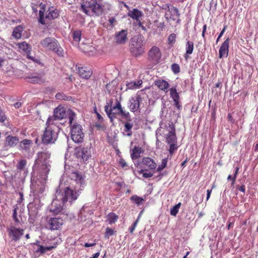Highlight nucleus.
<instances>
[{
  "label": "nucleus",
  "instance_id": "nucleus-24",
  "mask_svg": "<svg viewBox=\"0 0 258 258\" xmlns=\"http://www.w3.org/2000/svg\"><path fill=\"white\" fill-rule=\"evenodd\" d=\"M166 7L168 8V11L170 13V19L175 21L176 20V18L175 17V16L177 17L180 16V13H179L178 10L177 8L170 6H167Z\"/></svg>",
  "mask_w": 258,
  "mask_h": 258
},
{
  "label": "nucleus",
  "instance_id": "nucleus-8",
  "mask_svg": "<svg viewBox=\"0 0 258 258\" xmlns=\"http://www.w3.org/2000/svg\"><path fill=\"white\" fill-rule=\"evenodd\" d=\"M113 101L110 100L109 103H107L104 107L105 111L110 119L111 122H113L114 119L116 118L117 116H121L123 113L120 112V110L115 108V107L112 106Z\"/></svg>",
  "mask_w": 258,
  "mask_h": 258
},
{
  "label": "nucleus",
  "instance_id": "nucleus-14",
  "mask_svg": "<svg viewBox=\"0 0 258 258\" xmlns=\"http://www.w3.org/2000/svg\"><path fill=\"white\" fill-rule=\"evenodd\" d=\"M9 234L12 236V240L17 241L19 240L23 234L24 230L23 229L17 228L14 226H11L9 229Z\"/></svg>",
  "mask_w": 258,
  "mask_h": 258
},
{
  "label": "nucleus",
  "instance_id": "nucleus-62",
  "mask_svg": "<svg viewBox=\"0 0 258 258\" xmlns=\"http://www.w3.org/2000/svg\"><path fill=\"white\" fill-rule=\"evenodd\" d=\"M108 21L110 25L113 26L114 22L115 21V19L114 17H112L109 19Z\"/></svg>",
  "mask_w": 258,
  "mask_h": 258
},
{
  "label": "nucleus",
  "instance_id": "nucleus-36",
  "mask_svg": "<svg viewBox=\"0 0 258 258\" xmlns=\"http://www.w3.org/2000/svg\"><path fill=\"white\" fill-rule=\"evenodd\" d=\"M26 79H29L28 81L31 83H39L41 82V78L38 76L27 77Z\"/></svg>",
  "mask_w": 258,
  "mask_h": 258
},
{
  "label": "nucleus",
  "instance_id": "nucleus-50",
  "mask_svg": "<svg viewBox=\"0 0 258 258\" xmlns=\"http://www.w3.org/2000/svg\"><path fill=\"white\" fill-rule=\"evenodd\" d=\"M13 218L16 223H19L20 221L17 217V209L15 208L13 210Z\"/></svg>",
  "mask_w": 258,
  "mask_h": 258
},
{
  "label": "nucleus",
  "instance_id": "nucleus-32",
  "mask_svg": "<svg viewBox=\"0 0 258 258\" xmlns=\"http://www.w3.org/2000/svg\"><path fill=\"white\" fill-rule=\"evenodd\" d=\"M82 32L80 30H77L72 32V37L75 41L79 42L80 41Z\"/></svg>",
  "mask_w": 258,
  "mask_h": 258
},
{
  "label": "nucleus",
  "instance_id": "nucleus-64",
  "mask_svg": "<svg viewBox=\"0 0 258 258\" xmlns=\"http://www.w3.org/2000/svg\"><path fill=\"white\" fill-rule=\"evenodd\" d=\"M226 27H227V26H224L223 30L221 31V32H220V33L219 35V38H220L222 36V35H223V34L226 29Z\"/></svg>",
  "mask_w": 258,
  "mask_h": 258
},
{
  "label": "nucleus",
  "instance_id": "nucleus-40",
  "mask_svg": "<svg viewBox=\"0 0 258 258\" xmlns=\"http://www.w3.org/2000/svg\"><path fill=\"white\" fill-rule=\"evenodd\" d=\"M168 144L170 145L169 152L170 154L172 155L178 148L177 143H172Z\"/></svg>",
  "mask_w": 258,
  "mask_h": 258
},
{
  "label": "nucleus",
  "instance_id": "nucleus-59",
  "mask_svg": "<svg viewBox=\"0 0 258 258\" xmlns=\"http://www.w3.org/2000/svg\"><path fill=\"white\" fill-rule=\"evenodd\" d=\"M207 30V25H204L203 28V31H202V37L205 40V32Z\"/></svg>",
  "mask_w": 258,
  "mask_h": 258
},
{
  "label": "nucleus",
  "instance_id": "nucleus-22",
  "mask_svg": "<svg viewBox=\"0 0 258 258\" xmlns=\"http://www.w3.org/2000/svg\"><path fill=\"white\" fill-rule=\"evenodd\" d=\"M155 85L160 89L165 92H167L168 88L169 87V84L165 80H158L155 82Z\"/></svg>",
  "mask_w": 258,
  "mask_h": 258
},
{
  "label": "nucleus",
  "instance_id": "nucleus-18",
  "mask_svg": "<svg viewBox=\"0 0 258 258\" xmlns=\"http://www.w3.org/2000/svg\"><path fill=\"white\" fill-rule=\"evenodd\" d=\"M19 142V140L17 137L8 136L6 139L5 147H13L16 146Z\"/></svg>",
  "mask_w": 258,
  "mask_h": 258
},
{
  "label": "nucleus",
  "instance_id": "nucleus-63",
  "mask_svg": "<svg viewBox=\"0 0 258 258\" xmlns=\"http://www.w3.org/2000/svg\"><path fill=\"white\" fill-rule=\"evenodd\" d=\"M19 195L20 196L19 200L18 201L19 203H20L22 202V201L24 200L23 199V194L21 192H19Z\"/></svg>",
  "mask_w": 258,
  "mask_h": 258
},
{
  "label": "nucleus",
  "instance_id": "nucleus-48",
  "mask_svg": "<svg viewBox=\"0 0 258 258\" xmlns=\"http://www.w3.org/2000/svg\"><path fill=\"white\" fill-rule=\"evenodd\" d=\"M55 97L57 99H60V100H68V97L64 95L62 93H57L55 95Z\"/></svg>",
  "mask_w": 258,
  "mask_h": 258
},
{
  "label": "nucleus",
  "instance_id": "nucleus-17",
  "mask_svg": "<svg viewBox=\"0 0 258 258\" xmlns=\"http://www.w3.org/2000/svg\"><path fill=\"white\" fill-rule=\"evenodd\" d=\"M229 41V38H227L222 44L219 49V57L220 58L224 56H227L228 53Z\"/></svg>",
  "mask_w": 258,
  "mask_h": 258
},
{
  "label": "nucleus",
  "instance_id": "nucleus-56",
  "mask_svg": "<svg viewBox=\"0 0 258 258\" xmlns=\"http://www.w3.org/2000/svg\"><path fill=\"white\" fill-rule=\"evenodd\" d=\"M173 101L174 102V104H175V107L177 109H180V108L181 107V106L179 104V100H174Z\"/></svg>",
  "mask_w": 258,
  "mask_h": 258
},
{
  "label": "nucleus",
  "instance_id": "nucleus-54",
  "mask_svg": "<svg viewBox=\"0 0 258 258\" xmlns=\"http://www.w3.org/2000/svg\"><path fill=\"white\" fill-rule=\"evenodd\" d=\"M119 164L122 168L127 166V164L123 159H120Z\"/></svg>",
  "mask_w": 258,
  "mask_h": 258
},
{
  "label": "nucleus",
  "instance_id": "nucleus-33",
  "mask_svg": "<svg viewBox=\"0 0 258 258\" xmlns=\"http://www.w3.org/2000/svg\"><path fill=\"white\" fill-rule=\"evenodd\" d=\"M107 217L110 224L115 223L118 218V216L114 213H110Z\"/></svg>",
  "mask_w": 258,
  "mask_h": 258
},
{
  "label": "nucleus",
  "instance_id": "nucleus-9",
  "mask_svg": "<svg viewBox=\"0 0 258 258\" xmlns=\"http://www.w3.org/2000/svg\"><path fill=\"white\" fill-rule=\"evenodd\" d=\"M161 57V52L157 46H153L148 52V60L154 64L159 63Z\"/></svg>",
  "mask_w": 258,
  "mask_h": 258
},
{
  "label": "nucleus",
  "instance_id": "nucleus-61",
  "mask_svg": "<svg viewBox=\"0 0 258 258\" xmlns=\"http://www.w3.org/2000/svg\"><path fill=\"white\" fill-rule=\"evenodd\" d=\"M95 245H96L95 243H89L86 242V243H85L84 246L86 247H88L93 246H94Z\"/></svg>",
  "mask_w": 258,
  "mask_h": 258
},
{
  "label": "nucleus",
  "instance_id": "nucleus-60",
  "mask_svg": "<svg viewBox=\"0 0 258 258\" xmlns=\"http://www.w3.org/2000/svg\"><path fill=\"white\" fill-rule=\"evenodd\" d=\"M55 247H56L55 246L44 247L45 252L47 251H50V250L55 248Z\"/></svg>",
  "mask_w": 258,
  "mask_h": 258
},
{
  "label": "nucleus",
  "instance_id": "nucleus-43",
  "mask_svg": "<svg viewBox=\"0 0 258 258\" xmlns=\"http://www.w3.org/2000/svg\"><path fill=\"white\" fill-rule=\"evenodd\" d=\"M171 70L174 74H177L180 72L179 66L177 63H173L171 66Z\"/></svg>",
  "mask_w": 258,
  "mask_h": 258
},
{
  "label": "nucleus",
  "instance_id": "nucleus-20",
  "mask_svg": "<svg viewBox=\"0 0 258 258\" xmlns=\"http://www.w3.org/2000/svg\"><path fill=\"white\" fill-rule=\"evenodd\" d=\"M78 69L79 76L83 79H88L92 74V72L87 68L78 67Z\"/></svg>",
  "mask_w": 258,
  "mask_h": 258
},
{
  "label": "nucleus",
  "instance_id": "nucleus-42",
  "mask_svg": "<svg viewBox=\"0 0 258 258\" xmlns=\"http://www.w3.org/2000/svg\"><path fill=\"white\" fill-rule=\"evenodd\" d=\"M26 165V160H21L20 162L18 163L17 167V168L20 170H23L24 169Z\"/></svg>",
  "mask_w": 258,
  "mask_h": 258
},
{
  "label": "nucleus",
  "instance_id": "nucleus-23",
  "mask_svg": "<svg viewBox=\"0 0 258 258\" xmlns=\"http://www.w3.org/2000/svg\"><path fill=\"white\" fill-rule=\"evenodd\" d=\"M59 16L58 11L56 9H53V8H49L45 16V19L48 20L54 19Z\"/></svg>",
  "mask_w": 258,
  "mask_h": 258
},
{
  "label": "nucleus",
  "instance_id": "nucleus-47",
  "mask_svg": "<svg viewBox=\"0 0 258 258\" xmlns=\"http://www.w3.org/2000/svg\"><path fill=\"white\" fill-rule=\"evenodd\" d=\"M113 106L115 107V108L120 110V113H122L124 111L121 107V103L117 99L116 100L115 104Z\"/></svg>",
  "mask_w": 258,
  "mask_h": 258
},
{
  "label": "nucleus",
  "instance_id": "nucleus-53",
  "mask_svg": "<svg viewBox=\"0 0 258 258\" xmlns=\"http://www.w3.org/2000/svg\"><path fill=\"white\" fill-rule=\"evenodd\" d=\"M26 54H27V57L28 58H29V59H31L32 60H33V61L34 62H36L37 61V59L35 58V57L33 56H31L30 53H31V52H27L26 53Z\"/></svg>",
  "mask_w": 258,
  "mask_h": 258
},
{
  "label": "nucleus",
  "instance_id": "nucleus-51",
  "mask_svg": "<svg viewBox=\"0 0 258 258\" xmlns=\"http://www.w3.org/2000/svg\"><path fill=\"white\" fill-rule=\"evenodd\" d=\"M127 86L129 89H134L139 87V85L137 84L136 82H132L130 84H128Z\"/></svg>",
  "mask_w": 258,
  "mask_h": 258
},
{
  "label": "nucleus",
  "instance_id": "nucleus-3",
  "mask_svg": "<svg viewBox=\"0 0 258 258\" xmlns=\"http://www.w3.org/2000/svg\"><path fill=\"white\" fill-rule=\"evenodd\" d=\"M37 158L35 160L33 168L38 169L44 179L47 177L49 171V164L48 159L50 157V153L48 152H40L37 153Z\"/></svg>",
  "mask_w": 258,
  "mask_h": 258
},
{
  "label": "nucleus",
  "instance_id": "nucleus-15",
  "mask_svg": "<svg viewBox=\"0 0 258 258\" xmlns=\"http://www.w3.org/2000/svg\"><path fill=\"white\" fill-rule=\"evenodd\" d=\"M57 42L54 38L47 37L41 40L40 43L42 47L50 50L52 48L56 46Z\"/></svg>",
  "mask_w": 258,
  "mask_h": 258
},
{
  "label": "nucleus",
  "instance_id": "nucleus-57",
  "mask_svg": "<svg viewBox=\"0 0 258 258\" xmlns=\"http://www.w3.org/2000/svg\"><path fill=\"white\" fill-rule=\"evenodd\" d=\"M153 175V173L151 172L144 173L143 174V176L145 178H149L152 177Z\"/></svg>",
  "mask_w": 258,
  "mask_h": 258
},
{
  "label": "nucleus",
  "instance_id": "nucleus-2",
  "mask_svg": "<svg viewBox=\"0 0 258 258\" xmlns=\"http://www.w3.org/2000/svg\"><path fill=\"white\" fill-rule=\"evenodd\" d=\"M104 8L102 0H84L81 5L83 11L86 15L92 17L101 16Z\"/></svg>",
  "mask_w": 258,
  "mask_h": 258
},
{
  "label": "nucleus",
  "instance_id": "nucleus-45",
  "mask_svg": "<svg viewBox=\"0 0 258 258\" xmlns=\"http://www.w3.org/2000/svg\"><path fill=\"white\" fill-rule=\"evenodd\" d=\"M167 159H163L162 160L161 164L160 165H159L158 166V167L157 168V171H160L162 169H163L166 167V164H167Z\"/></svg>",
  "mask_w": 258,
  "mask_h": 258
},
{
  "label": "nucleus",
  "instance_id": "nucleus-1",
  "mask_svg": "<svg viewBox=\"0 0 258 258\" xmlns=\"http://www.w3.org/2000/svg\"><path fill=\"white\" fill-rule=\"evenodd\" d=\"M77 190V188L75 190H73L70 187L61 188L60 186H59L56 189L55 199L52 202L50 208V212L58 214L63 210L66 202L68 201L72 203L77 200L79 191V190L78 191Z\"/></svg>",
  "mask_w": 258,
  "mask_h": 258
},
{
  "label": "nucleus",
  "instance_id": "nucleus-16",
  "mask_svg": "<svg viewBox=\"0 0 258 258\" xmlns=\"http://www.w3.org/2000/svg\"><path fill=\"white\" fill-rule=\"evenodd\" d=\"M141 100L140 95H137L136 96L132 97L130 100L128 107L131 111L135 112L138 110L140 107V102Z\"/></svg>",
  "mask_w": 258,
  "mask_h": 258
},
{
  "label": "nucleus",
  "instance_id": "nucleus-30",
  "mask_svg": "<svg viewBox=\"0 0 258 258\" xmlns=\"http://www.w3.org/2000/svg\"><path fill=\"white\" fill-rule=\"evenodd\" d=\"M19 48L25 53L30 52L31 51V46L26 42L19 43Z\"/></svg>",
  "mask_w": 258,
  "mask_h": 258
},
{
  "label": "nucleus",
  "instance_id": "nucleus-19",
  "mask_svg": "<svg viewBox=\"0 0 258 258\" xmlns=\"http://www.w3.org/2000/svg\"><path fill=\"white\" fill-rule=\"evenodd\" d=\"M127 30H121L116 35V42L119 44H124L127 40Z\"/></svg>",
  "mask_w": 258,
  "mask_h": 258
},
{
  "label": "nucleus",
  "instance_id": "nucleus-46",
  "mask_svg": "<svg viewBox=\"0 0 258 258\" xmlns=\"http://www.w3.org/2000/svg\"><path fill=\"white\" fill-rule=\"evenodd\" d=\"M176 35L174 33L171 34L168 38L169 44H173L175 42Z\"/></svg>",
  "mask_w": 258,
  "mask_h": 258
},
{
  "label": "nucleus",
  "instance_id": "nucleus-31",
  "mask_svg": "<svg viewBox=\"0 0 258 258\" xmlns=\"http://www.w3.org/2000/svg\"><path fill=\"white\" fill-rule=\"evenodd\" d=\"M31 141L29 140H24L20 142V147L23 150H28L30 148Z\"/></svg>",
  "mask_w": 258,
  "mask_h": 258
},
{
  "label": "nucleus",
  "instance_id": "nucleus-13",
  "mask_svg": "<svg viewBox=\"0 0 258 258\" xmlns=\"http://www.w3.org/2000/svg\"><path fill=\"white\" fill-rule=\"evenodd\" d=\"M63 224V220L60 218H50L48 221V226L51 230H58Z\"/></svg>",
  "mask_w": 258,
  "mask_h": 258
},
{
  "label": "nucleus",
  "instance_id": "nucleus-26",
  "mask_svg": "<svg viewBox=\"0 0 258 258\" xmlns=\"http://www.w3.org/2000/svg\"><path fill=\"white\" fill-rule=\"evenodd\" d=\"M142 163L148 166L150 169H154L156 167V164L154 160L149 157H144L143 158Z\"/></svg>",
  "mask_w": 258,
  "mask_h": 258
},
{
  "label": "nucleus",
  "instance_id": "nucleus-28",
  "mask_svg": "<svg viewBox=\"0 0 258 258\" xmlns=\"http://www.w3.org/2000/svg\"><path fill=\"white\" fill-rule=\"evenodd\" d=\"M23 30L24 28L22 25H19L15 27L13 30V36L16 39L20 38Z\"/></svg>",
  "mask_w": 258,
  "mask_h": 258
},
{
  "label": "nucleus",
  "instance_id": "nucleus-5",
  "mask_svg": "<svg viewBox=\"0 0 258 258\" xmlns=\"http://www.w3.org/2000/svg\"><path fill=\"white\" fill-rule=\"evenodd\" d=\"M68 116L69 119V123L71 125L75 116V113L71 109L66 111L63 107H58L54 110V114L52 116H50L47 121V124L50 123L53 121L54 120H60Z\"/></svg>",
  "mask_w": 258,
  "mask_h": 258
},
{
  "label": "nucleus",
  "instance_id": "nucleus-10",
  "mask_svg": "<svg viewBox=\"0 0 258 258\" xmlns=\"http://www.w3.org/2000/svg\"><path fill=\"white\" fill-rule=\"evenodd\" d=\"M165 127L168 131V134L166 135V141L167 143H177L175 128L174 124L172 123H169L166 124Z\"/></svg>",
  "mask_w": 258,
  "mask_h": 258
},
{
  "label": "nucleus",
  "instance_id": "nucleus-27",
  "mask_svg": "<svg viewBox=\"0 0 258 258\" xmlns=\"http://www.w3.org/2000/svg\"><path fill=\"white\" fill-rule=\"evenodd\" d=\"M143 152L142 148L135 146L132 150L131 156L133 160H135L140 157V154Z\"/></svg>",
  "mask_w": 258,
  "mask_h": 258
},
{
  "label": "nucleus",
  "instance_id": "nucleus-58",
  "mask_svg": "<svg viewBox=\"0 0 258 258\" xmlns=\"http://www.w3.org/2000/svg\"><path fill=\"white\" fill-rule=\"evenodd\" d=\"M5 119L6 117L2 111H0V121L4 122L5 120Z\"/></svg>",
  "mask_w": 258,
  "mask_h": 258
},
{
  "label": "nucleus",
  "instance_id": "nucleus-44",
  "mask_svg": "<svg viewBox=\"0 0 258 258\" xmlns=\"http://www.w3.org/2000/svg\"><path fill=\"white\" fill-rule=\"evenodd\" d=\"M114 231L112 229L107 227L106 229L105 237L108 238L110 236L113 235L114 234Z\"/></svg>",
  "mask_w": 258,
  "mask_h": 258
},
{
  "label": "nucleus",
  "instance_id": "nucleus-6",
  "mask_svg": "<svg viewBox=\"0 0 258 258\" xmlns=\"http://www.w3.org/2000/svg\"><path fill=\"white\" fill-rule=\"evenodd\" d=\"M143 37L141 35L135 36L131 39L130 49L132 55L137 57L144 53Z\"/></svg>",
  "mask_w": 258,
  "mask_h": 258
},
{
  "label": "nucleus",
  "instance_id": "nucleus-38",
  "mask_svg": "<svg viewBox=\"0 0 258 258\" xmlns=\"http://www.w3.org/2000/svg\"><path fill=\"white\" fill-rule=\"evenodd\" d=\"M131 200L135 203L137 205H140L142 202L144 201V199L137 195H133L131 198Z\"/></svg>",
  "mask_w": 258,
  "mask_h": 258
},
{
  "label": "nucleus",
  "instance_id": "nucleus-34",
  "mask_svg": "<svg viewBox=\"0 0 258 258\" xmlns=\"http://www.w3.org/2000/svg\"><path fill=\"white\" fill-rule=\"evenodd\" d=\"M170 96L173 101L179 99V96L177 92L176 88H172L170 89Z\"/></svg>",
  "mask_w": 258,
  "mask_h": 258
},
{
  "label": "nucleus",
  "instance_id": "nucleus-12",
  "mask_svg": "<svg viewBox=\"0 0 258 258\" xmlns=\"http://www.w3.org/2000/svg\"><path fill=\"white\" fill-rule=\"evenodd\" d=\"M72 179L74 180L77 183V185L75 186L74 189H72L73 190H75L76 189V188H77L78 191V190H79V195L80 194V191L82 190L81 188V187L82 185L84 184V179L82 177V176L78 172H72L71 173L70 175H69Z\"/></svg>",
  "mask_w": 258,
  "mask_h": 258
},
{
  "label": "nucleus",
  "instance_id": "nucleus-41",
  "mask_svg": "<svg viewBox=\"0 0 258 258\" xmlns=\"http://www.w3.org/2000/svg\"><path fill=\"white\" fill-rule=\"evenodd\" d=\"M45 10H40L39 12V20L38 21L42 25L45 24V22L44 21V12Z\"/></svg>",
  "mask_w": 258,
  "mask_h": 258
},
{
  "label": "nucleus",
  "instance_id": "nucleus-35",
  "mask_svg": "<svg viewBox=\"0 0 258 258\" xmlns=\"http://www.w3.org/2000/svg\"><path fill=\"white\" fill-rule=\"evenodd\" d=\"M122 113H123L121 116L125 120V121H122V123H124V122H132L133 119L129 112H126L124 111Z\"/></svg>",
  "mask_w": 258,
  "mask_h": 258
},
{
  "label": "nucleus",
  "instance_id": "nucleus-29",
  "mask_svg": "<svg viewBox=\"0 0 258 258\" xmlns=\"http://www.w3.org/2000/svg\"><path fill=\"white\" fill-rule=\"evenodd\" d=\"M51 51L55 52L59 57H63L64 55V51L62 48L60 46L58 42L56 43V46L52 48Z\"/></svg>",
  "mask_w": 258,
  "mask_h": 258
},
{
  "label": "nucleus",
  "instance_id": "nucleus-52",
  "mask_svg": "<svg viewBox=\"0 0 258 258\" xmlns=\"http://www.w3.org/2000/svg\"><path fill=\"white\" fill-rule=\"evenodd\" d=\"M39 249L36 250V252H40V253H45V250H44V246L40 245H38Z\"/></svg>",
  "mask_w": 258,
  "mask_h": 258
},
{
  "label": "nucleus",
  "instance_id": "nucleus-39",
  "mask_svg": "<svg viewBox=\"0 0 258 258\" xmlns=\"http://www.w3.org/2000/svg\"><path fill=\"white\" fill-rule=\"evenodd\" d=\"M181 206V203H179L175 205L170 210V214L172 216H176L177 213L178 212L179 209Z\"/></svg>",
  "mask_w": 258,
  "mask_h": 258
},
{
  "label": "nucleus",
  "instance_id": "nucleus-21",
  "mask_svg": "<svg viewBox=\"0 0 258 258\" xmlns=\"http://www.w3.org/2000/svg\"><path fill=\"white\" fill-rule=\"evenodd\" d=\"M127 15L137 21H139L140 18L142 16L143 13L139 10L134 9L132 11L130 10Z\"/></svg>",
  "mask_w": 258,
  "mask_h": 258
},
{
  "label": "nucleus",
  "instance_id": "nucleus-11",
  "mask_svg": "<svg viewBox=\"0 0 258 258\" xmlns=\"http://www.w3.org/2000/svg\"><path fill=\"white\" fill-rule=\"evenodd\" d=\"M75 155L77 158L86 161L91 156V153L88 147H79L76 148Z\"/></svg>",
  "mask_w": 258,
  "mask_h": 258
},
{
  "label": "nucleus",
  "instance_id": "nucleus-4",
  "mask_svg": "<svg viewBox=\"0 0 258 258\" xmlns=\"http://www.w3.org/2000/svg\"><path fill=\"white\" fill-rule=\"evenodd\" d=\"M46 124L47 126L42 137V142L45 145L53 144L58 138L60 128L51 122Z\"/></svg>",
  "mask_w": 258,
  "mask_h": 258
},
{
  "label": "nucleus",
  "instance_id": "nucleus-55",
  "mask_svg": "<svg viewBox=\"0 0 258 258\" xmlns=\"http://www.w3.org/2000/svg\"><path fill=\"white\" fill-rule=\"evenodd\" d=\"M236 188L238 190L243 192L244 194L245 193V186L244 185H243L241 186H240L239 185H237Z\"/></svg>",
  "mask_w": 258,
  "mask_h": 258
},
{
  "label": "nucleus",
  "instance_id": "nucleus-37",
  "mask_svg": "<svg viewBox=\"0 0 258 258\" xmlns=\"http://www.w3.org/2000/svg\"><path fill=\"white\" fill-rule=\"evenodd\" d=\"M194 50V43L188 41L186 45V52L187 54H191Z\"/></svg>",
  "mask_w": 258,
  "mask_h": 258
},
{
  "label": "nucleus",
  "instance_id": "nucleus-49",
  "mask_svg": "<svg viewBox=\"0 0 258 258\" xmlns=\"http://www.w3.org/2000/svg\"><path fill=\"white\" fill-rule=\"evenodd\" d=\"M140 218V215L138 216L137 219L135 221V222L134 223L132 227L129 229L130 232L131 233H133L134 230H135L137 225L138 224V223L139 222Z\"/></svg>",
  "mask_w": 258,
  "mask_h": 258
},
{
  "label": "nucleus",
  "instance_id": "nucleus-7",
  "mask_svg": "<svg viewBox=\"0 0 258 258\" xmlns=\"http://www.w3.org/2000/svg\"><path fill=\"white\" fill-rule=\"evenodd\" d=\"M71 138L75 142L77 143H82L84 141V134L82 131V126L75 123L71 126Z\"/></svg>",
  "mask_w": 258,
  "mask_h": 258
},
{
  "label": "nucleus",
  "instance_id": "nucleus-25",
  "mask_svg": "<svg viewBox=\"0 0 258 258\" xmlns=\"http://www.w3.org/2000/svg\"><path fill=\"white\" fill-rule=\"evenodd\" d=\"M124 129L123 135L127 137H131L133 135L132 128L133 123L132 122H124Z\"/></svg>",
  "mask_w": 258,
  "mask_h": 258
}]
</instances>
